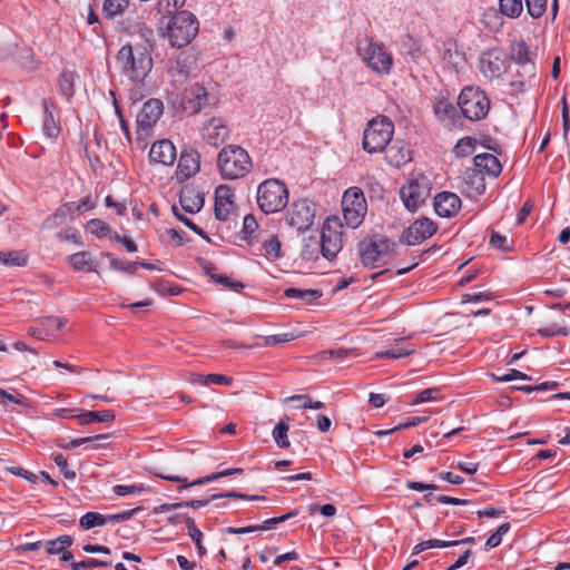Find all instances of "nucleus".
Segmentation results:
<instances>
[{
    "label": "nucleus",
    "instance_id": "nucleus-1",
    "mask_svg": "<svg viewBox=\"0 0 570 570\" xmlns=\"http://www.w3.org/2000/svg\"><path fill=\"white\" fill-rule=\"evenodd\" d=\"M116 63L121 75L135 83L142 82L154 65L150 51L141 43L124 45L116 56Z\"/></svg>",
    "mask_w": 570,
    "mask_h": 570
},
{
    "label": "nucleus",
    "instance_id": "nucleus-2",
    "mask_svg": "<svg viewBox=\"0 0 570 570\" xmlns=\"http://www.w3.org/2000/svg\"><path fill=\"white\" fill-rule=\"evenodd\" d=\"M399 242L382 234L365 237L358 245L360 261L365 268H377L397 254Z\"/></svg>",
    "mask_w": 570,
    "mask_h": 570
},
{
    "label": "nucleus",
    "instance_id": "nucleus-3",
    "mask_svg": "<svg viewBox=\"0 0 570 570\" xmlns=\"http://www.w3.org/2000/svg\"><path fill=\"white\" fill-rule=\"evenodd\" d=\"M249 154L238 145H226L217 155V168L224 179L235 180L245 177L252 169Z\"/></svg>",
    "mask_w": 570,
    "mask_h": 570
},
{
    "label": "nucleus",
    "instance_id": "nucleus-4",
    "mask_svg": "<svg viewBox=\"0 0 570 570\" xmlns=\"http://www.w3.org/2000/svg\"><path fill=\"white\" fill-rule=\"evenodd\" d=\"M199 22L194 13L187 10L170 13L165 36L174 48L188 46L197 36Z\"/></svg>",
    "mask_w": 570,
    "mask_h": 570
},
{
    "label": "nucleus",
    "instance_id": "nucleus-5",
    "mask_svg": "<svg viewBox=\"0 0 570 570\" xmlns=\"http://www.w3.org/2000/svg\"><path fill=\"white\" fill-rule=\"evenodd\" d=\"M256 203L266 215L281 212L288 204L286 184L277 178H267L257 186Z\"/></svg>",
    "mask_w": 570,
    "mask_h": 570
},
{
    "label": "nucleus",
    "instance_id": "nucleus-6",
    "mask_svg": "<svg viewBox=\"0 0 570 570\" xmlns=\"http://www.w3.org/2000/svg\"><path fill=\"white\" fill-rule=\"evenodd\" d=\"M394 124L386 116H377L370 120L363 132L362 147L368 154L384 151L392 141Z\"/></svg>",
    "mask_w": 570,
    "mask_h": 570
},
{
    "label": "nucleus",
    "instance_id": "nucleus-7",
    "mask_svg": "<svg viewBox=\"0 0 570 570\" xmlns=\"http://www.w3.org/2000/svg\"><path fill=\"white\" fill-rule=\"evenodd\" d=\"M458 106L466 119L478 121L487 117L490 110V99L479 87L468 86L461 90Z\"/></svg>",
    "mask_w": 570,
    "mask_h": 570
},
{
    "label": "nucleus",
    "instance_id": "nucleus-8",
    "mask_svg": "<svg viewBox=\"0 0 570 570\" xmlns=\"http://www.w3.org/2000/svg\"><path fill=\"white\" fill-rule=\"evenodd\" d=\"M344 226L337 216H331L323 223L320 250L323 257L334 259L343 248Z\"/></svg>",
    "mask_w": 570,
    "mask_h": 570
},
{
    "label": "nucleus",
    "instance_id": "nucleus-9",
    "mask_svg": "<svg viewBox=\"0 0 570 570\" xmlns=\"http://www.w3.org/2000/svg\"><path fill=\"white\" fill-rule=\"evenodd\" d=\"M343 218L351 228H357L364 220L367 204L360 187H350L342 197Z\"/></svg>",
    "mask_w": 570,
    "mask_h": 570
},
{
    "label": "nucleus",
    "instance_id": "nucleus-10",
    "mask_svg": "<svg viewBox=\"0 0 570 570\" xmlns=\"http://www.w3.org/2000/svg\"><path fill=\"white\" fill-rule=\"evenodd\" d=\"M366 47L361 45L357 51L363 56L366 66L377 75H389L393 66V57L382 43H377L372 37L365 38Z\"/></svg>",
    "mask_w": 570,
    "mask_h": 570
},
{
    "label": "nucleus",
    "instance_id": "nucleus-11",
    "mask_svg": "<svg viewBox=\"0 0 570 570\" xmlns=\"http://www.w3.org/2000/svg\"><path fill=\"white\" fill-rule=\"evenodd\" d=\"M209 105V94L207 89L198 82L186 87L180 95L178 104L174 102L177 110L189 116L200 112Z\"/></svg>",
    "mask_w": 570,
    "mask_h": 570
},
{
    "label": "nucleus",
    "instance_id": "nucleus-12",
    "mask_svg": "<svg viewBox=\"0 0 570 570\" xmlns=\"http://www.w3.org/2000/svg\"><path fill=\"white\" fill-rule=\"evenodd\" d=\"M509 67V57L504 50L499 47L482 52L479 58V69L489 80L502 78Z\"/></svg>",
    "mask_w": 570,
    "mask_h": 570
},
{
    "label": "nucleus",
    "instance_id": "nucleus-13",
    "mask_svg": "<svg viewBox=\"0 0 570 570\" xmlns=\"http://www.w3.org/2000/svg\"><path fill=\"white\" fill-rule=\"evenodd\" d=\"M164 111L163 101L156 98L147 100L137 115V138L148 137Z\"/></svg>",
    "mask_w": 570,
    "mask_h": 570
},
{
    "label": "nucleus",
    "instance_id": "nucleus-14",
    "mask_svg": "<svg viewBox=\"0 0 570 570\" xmlns=\"http://www.w3.org/2000/svg\"><path fill=\"white\" fill-rule=\"evenodd\" d=\"M429 195V187L424 176L409 179L400 189L404 206L410 212H416Z\"/></svg>",
    "mask_w": 570,
    "mask_h": 570
},
{
    "label": "nucleus",
    "instance_id": "nucleus-15",
    "mask_svg": "<svg viewBox=\"0 0 570 570\" xmlns=\"http://www.w3.org/2000/svg\"><path fill=\"white\" fill-rule=\"evenodd\" d=\"M315 218V205L308 199H298L292 204L286 220L298 232L309 229Z\"/></svg>",
    "mask_w": 570,
    "mask_h": 570
},
{
    "label": "nucleus",
    "instance_id": "nucleus-16",
    "mask_svg": "<svg viewBox=\"0 0 570 570\" xmlns=\"http://www.w3.org/2000/svg\"><path fill=\"white\" fill-rule=\"evenodd\" d=\"M436 230L438 225L433 220L422 217L414 220L402 232L399 243L406 244L409 246L417 245L432 237Z\"/></svg>",
    "mask_w": 570,
    "mask_h": 570
},
{
    "label": "nucleus",
    "instance_id": "nucleus-17",
    "mask_svg": "<svg viewBox=\"0 0 570 570\" xmlns=\"http://www.w3.org/2000/svg\"><path fill=\"white\" fill-rule=\"evenodd\" d=\"M202 137L206 144L218 147L223 145L230 136V128L225 119L213 117L202 127Z\"/></svg>",
    "mask_w": 570,
    "mask_h": 570
},
{
    "label": "nucleus",
    "instance_id": "nucleus-18",
    "mask_svg": "<svg viewBox=\"0 0 570 570\" xmlns=\"http://www.w3.org/2000/svg\"><path fill=\"white\" fill-rule=\"evenodd\" d=\"M235 209V193L228 185H219L215 189V217L218 220L226 222Z\"/></svg>",
    "mask_w": 570,
    "mask_h": 570
},
{
    "label": "nucleus",
    "instance_id": "nucleus-19",
    "mask_svg": "<svg viewBox=\"0 0 570 570\" xmlns=\"http://www.w3.org/2000/svg\"><path fill=\"white\" fill-rule=\"evenodd\" d=\"M538 75L537 67H520L515 66V69L511 71L509 88L511 94L521 95L528 89L535 86V79Z\"/></svg>",
    "mask_w": 570,
    "mask_h": 570
},
{
    "label": "nucleus",
    "instance_id": "nucleus-20",
    "mask_svg": "<svg viewBox=\"0 0 570 570\" xmlns=\"http://www.w3.org/2000/svg\"><path fill=\"white\" fill-rule=\"evenodd\" d=\"M200 169V155L194 148L184 149L180 154L177 177L180 180H187L195 176Z\"/></svg>",
    "mask_w": 570,
    "mask_h": 570
},
{
    "label": "nucleus",
    "instance_id": "nucleus-21",
    "mask_svg": "<svg viewBox=\"0 0 570 570\" xmlns=\"http://www.w3.org/2000/svg\"><path fill=\"white\" fill-rule=\"evenodd\" d=\"M433 206L438 216L450 218L459 213L461 199L454 193L441 191L434 197Z\"/></svg>",
    "mask_w": 570,
    "mask_h": 570
},
{
    "label": "nucleus",
    "instance_id": "nucleus-22",
    "mask_svg": "<svg viewBox=\"0 0 570 570\" xmlns=\"http://www.w3.org/2000/svg\"><path fill=\"white\" fill-rule=\"evenodd\" d=\"M385 160L393 167L400 168L411 161L412 154L407 144L403 140L391 141L384 149Z\"/></svg>",
    "mask_w": 570,
    "mask_h": 570
},
{
    "label": "nucleus",
    "instance_id": "nucleus-23",
    "mask_svg": "<svg viewBox=\"0 0 570 570\" xmlns=\"http://www.w3.org/2000/svg\"><path fill=\"white\" fill-rule=\"evenodd\" d=\"M509 61H513L520 67H537L534 58L535 53L523 39L513 40L510 45Z\"/></svg>",
    "mask_w": 570,
    "mask_h": 570
},
{
    "label": "nucleus",
    "instance_id": "nucleus-24",
    "mask_svg": "<svg viewBox=\"0 0 570 570\" xmlns=\"http://www.w3.org/2000/svg\"><path fill=\"white\" fill-rule=\"evenodd\" d=\"M150 161L161 165H173L176 159V148L168 139L156 141L149 151Z\"/></svg>",
    "mask_w": 570,
    "mask_h": 570
},
{
    "label": "nucleus",
    "instance_id": "nucleus-25",
    "mask_svg": "<svg viewBox=\"0 0 570 570\" xmlns=\"http://www.w3.org/2000/svg\"><path fill=\"white\" fill-rule=\"evenodd\" d=\"M181 209L188 214H196L204 207V194L194 187L186 186L179 193Z\"/></svg>",
    "mask_w": 570,
    "mask_h": 570
},
{
    "label": "nucleus",
    "instance_id": "nucleus-26",
    "mask_svg": "<svg viewBox=\"0 0 570 570\" xmlns=\"http://www.w3.org/2000/svg\"><path fill=\"white\" fill-rule=\"evenodd\" d=\"M222 498H232V499L246 500V501H258V500L267 499L264 495H252V494H245V493L237 492V491H227L224 493L213 494L208 499L184 501V502H181V504H183V508L200 509L203 507H206L209 502L217 500V499H222Z\"/></svg>",
    "mask_w": 570,
    "mask_h": 570
},
{
    "label": "nucleus",
    "instance_id": "nucleus-27",
    "mask_svg": "<svg viewBox=\"0 0 570 570\" xmlns=\"http://www.w3.org/2000/svg\"><path fill=\"white\" fill-rule=\"evenodd\" d=\"M156 475L158 478H160V479H164V480H167V481H170V482L183 483V485L179 489H187V488H191V487H196V485H204V484H207L209 482L216 481L218 479H222V478H225V476H229V475H234V474H233V471H232V468H230V469H226V470H223L220 472H217V473H212L209 475L199 478L197 480H194L190 483L187 482L186 478H181L179 475L163 474V473H157Z\"/></svg>",
    "mask_w": 570,
    "mask_h": 570
},
{
    "label": "nucleus",
    "instance_id": "nucleus-28",
    "mask_svg": "<svg viewBox=\"0 0 570 570\" xmlns=\"http://www.w3.org/2000/svg\"><path fill=\"white\" fill-rule=\"evenodd\" d=\"M433 112L440 122L450 126L454 125L458 110L448 98L440 97L433 104Z\"/></svg>",
    "mask_w": 570,
    "mask_h": 570
},
{
    "label": "nucleus",
    "instance_id": "nucleus-29",
    "mask_svg": "<svg viewBox=\"0 0 570 570\" xmlns=\"http://www.w3.org/2000/svg\"><path fill=\"white\" fill-rule=\"evenodd\" d=\"M474 166L492 177H498L502 171L500 160L492 154H479L473 158Z\"/></svg>",
    "mask_w": 570,
    "mask_h": 570
},
{
    "label": "nucleus",
    "instance_id": "nucleus-30",
    "mask_svg": "<svg viewBox=\"0 0 570 570\" xmlns=\"http://www.w3.org/2000/svg\"><path fill=\"white\" fill-rule=\"evenodd\" d=\"M42 107L45 112L42 121L43 134L51 139L57 138L61 132V126L59 121L55 119L53 112L51 110V108H55V104L45 99L42 101Z\"/></svg>",
    "mask_w": 570,
    "mask_h": 570
},
{
    "label": "nucleus",
    "instance_id": "nucleus-31",
    "mask_svg": "<svg viewBox=\"0 0 570 570\" xmlns=\"http://www.w3.org/2000/svg\"><path fill=\"white\" fill-rule=\"evenodd\" d=\"M68 262L71 267L77 272H95L97 273V263L92 259L91 254L81 250L68 256Z\"/></svg>",
    "mask_w": 570,
    "mask_h": 570
},
{
    "label": "nucleus",
    "instance_id": "nucleus-32",
    "mask_svg": "<svg viewBox=\"0 0 570 570\" xmlns=\"http://www.w3.org/2000/svg\"><path fill=\"white\" fill-rule=\"evenodd\" d=\"M78 75L73 70L65 69L58 77V88L60 95L67 100L70 101L75 96V85Z\"/></svg>",
    "mask_w": 570,
    "mask_h": 570
},
{
    "label": "nucleus",
    "instance_id": "nucleus-33",
    "mask_svg": "<svg viewBox=\"0 0 570 570\" xmlns=\"http://www.w3.org/2000/svg\"><path fill=\"white\" fill-rule=\"evenodd\" d=\"M414 347L411 343L400 342L375 354L376 358H401L411 355Z\"/></svg>",
    "mask_w": 570,
    "mask_h": 570
},
{
    "label": "nucleus",
    "instance_id": "nucleus-34",
    "mask_svg": "<svg viewBox=\"0 0 570 570\" xmlns=\"http://www.w3.org/2000/svg\"><path fill=\"white\" fill-rule=\"evenodd\" d=\"M115 413L111 410H102V411H87L81 413L78 419L80 424L87 425L94 422H114L115 421Z\"/></svg>",
    "mask_w": 570,
    "mask_h": 570
},
{
    "label": "nucleus",
    "instance_id": "nucleus-35",
    "mask_svg": "<svg viewBox=\"0 0 570 570\" xmlns=\"http://www.w3.org/2000/svg\"><path fill=\"white\" fill-rule=\"evenodd\" d=\"M73 538L69 534L59 535L56 539L47 540L43 542V547L48 554H60L62 551L71 547Z\"/></svg>",
    "mask_w": 570,
    "mask_h": 570
},
{
    "label": "nucleus",
    "instance_id": "nucleus-36",
    "mask_svg": "<svg viewBox=\"0 0 570 570\" xmlns=\"http://www.w3.org/2000/svg\"><path fill=\"white\" fill-rule=\"evenodd\" d=\"M129 0H105L102 4V16L108 20L120 16L128 8Z\"/></svg>",
    "mask_w": 570,
    "mask_h": 570
},
{
    "label": "nucleus",
    "instance_id": "nucleus-37",
    "mask_svg": "<svg viewBox=\"0 0 570 570\" xmlns=\"http://www.w3.org/2000/svg\"><path fill=\"white\" fill-rule=\"evenodd\" d=\"M284 296L287 298H294L312 303L322 296V292L317 289H302L296 287H288L284 291Z\"/></svg>",
    "mask_w": 570,
    "mask_h": 570
},
{
    "label": "nucleus",
    "instance_id": "nucleus-38",
    "mask_svg": "<svg viewBox=\"0 0 570 570\" xmlns=\"http://www.w3.org/2000/svg\"><path fill=\"white\" fill-rule=\"evenodd\" d=\"M500 12L511 19H517L523 11V0H499Z\"/></svg>",
    "mask_w": 570,
    "mask_h": 570
},
{
    "label": "nucleus",
    "instance_id": "nucleus-39",
    "mask_svg": "<svg viewBox=\"0 0 570 570\" xmlns=\"http://www.w3.org/2000/svg\"><path fill=\"white\" fill-rule=\"evenodd\" d=\"M170 76L179 81H185L189 73L190 67L187 62V58H177L168 69Z\"/></svg>",
    "mask_w": 570,
    "mask_h": 570
},
{
    "label": "nucleus",
    "instance_id": "nucleus-40",
    "mask_svg": "<svg viewBox=\"0 0 570 570\" xmlns=\"http://www.w3.org/2000/svg\"><path fill=\"white\" fill-rule=\"evenodd\" d=\"M67 220H69L68 215L66 214L63 208L61 206H59L55 210V213H52L51 215L47 216L43 219V222L41 224V228L42 229H55V228L63 225Z\"/></svg>",
    "mask_w": 570,
    "mask_h": 570
},
{
    "label": "nucleus",
    "instance_id": "nucleus-41",
    "mask_svg": "<svg viewBox=\"0 0 570 570\" xmlns=\"http://www.w3.org/2000/svg\"><path fill=\"white\" fill-rule=\"evenodd\" d=\"M263 249L268 261H276L282 255V244L276 235L271 236L263 243Z\"/></svg>",
    "mask_w": 570,
    "mask_h": 570
},
{
    "label": "nucleus",
    "instance_id": "nucleus-42",
    "mask_svg": "<svg viewBox=\"0 0 570 570\" xmlns=\"http://www.w3.org/2000/svg\"><path fill=\"white\" fill-rule=\"evenodd\" d=\"M288 430V424L283 420H281L273 430L274 441L281 449H287L289 446V441L287 436Z\"/></svg>",
    "mask_w": 570,
    "mask_h": 570
},
{
    "label": "nucleus",
    "instance_id": "nucleus-43",
    "mask_svg": "<svg viewBox=\"0 0 570 570\" xmlns=\"http://www.w3.org/2000/svg\"><path fill=\"white\" fill-rule=\"evenodd\" d=\"M0 262L7 266H26L28 256L22 252H0Z\"/></svg>",
    "mask_w": 570,
    "mask_h": 570
},
{
    "label": "nucleus",
    "instance_id": "nucleus-44",
    "mask_svg": "<svg viewBox=\"0 0 570 570\" xmlns=\"http://www.w3.org/2000/svg\"><path fill=\"white\" fill-rule=\"evenodd\" d=\"M86 229L96 237H106L110 234L111 228L107 223L99 218H92L86 224Z\"/></svg>",
    "mask_w": 570,
    "mask_h": 570
},
{
    "label": "nucleus",
    "instance_id": "nucleus-45",
    "mask_svg": "<svg viewBox=\"0 0 570 570\" xmlns=\"http://www.w3.org/2000/svg\"><path fill=\"white\" fill-rule=\"evenodd\" d=\"M79 524L83 530L101 527L105 524L104 514L99 512H87L80 518Z\"/></svg>",
    "mask_w": 570,
    "mask_h": 570
},
{
    "label": "nucleus",
    "instance_id": "nucleus-46",
    "mask_svg": "<svg viewBox=\"0 0 570 570\" xmlns=\"http://www.w3.org/2000/svg\"><path fill=\"white\" fill-rule=\"evenodd\" d=\"M298 510L295 509V510H292L283 515H279V517H274V518H271V519H267L265 520L262 524H257L256 528H257V531H264V530H271V529H274L277 524L282 523V522H285L296 515H298Z\"/></svg>",
    "mask_w": 570,
    "mask_h": 570
},
{
    "label": "nucleus",
    "instance_id": "nucleus-47",
    "mask_svg": "<svg viewBox=\"0 0 570 570\" xmlns=\"http://www.w3.org/2000/svg\"><path fill=\"white\" fill-rule=\"evenodd\" d=\"M511 525L509 522H504L498 527V529L489 535L485 542V550L497 548L502 542L503 534L508 533Z\"/></svg>",
    "mask_w": 570,
    "mask_h": 570
},
{
    "label": "nucleus",
    "instance_id": "nucleus-48",
    "mask_svg": "<svg viewBox=\"0 0 570 570\" xmlns=\"http://www.w3.org/2000/svg\"><path fill=\"white\" fill-rule=\"evenodd\" d=\"M105 439H108V435L106 434H98V435H94V436H86V438H80V439H73L71 440L69 443L67 444H59V446L66 449V450H71V449H76L80 445H83V444H91V448L92 449H97L98 445L95 443L99 440H105Z\"/></svg>",
    "mask_w": 570,
    "mask_h": 570
},
{
    "label": "nucleus",
    "instance_id": "nucleus-49",
    "mask_svg": "<svg viewBox=\"0 0 570 570\" xmlns=\"http://www.w3.org/2000/svg\"><path fill=\"white\" fill-rule=\"evenodd\" d=\"M114 492L119 497L129 494H140L146 491H150L148 485L144 484H117L112 488Z\"/></svg>",
    "mask_w": 570,
    "mask_h": 570
},
{
    "label": "nucleus",
    "instance_id": "nucleus-50",
    "mask_svg": "<svg viewBox=\"0 0 570 570\" xmlns=\"http://www.w3.org/2000/svg\"><path fill=\"white\" fill-rule=\"evenodd\" d=\"M0 397L3 399L2 401H0V404H3V405H6L7 402L17 404L20 406H28V404H29V400L23 394L18 393L16 390H14V393L12 394V393L8 392L7 390L0 387Z\"/></svg>",
    "mask_w": 570,
    "mask_h": 570
},
{
    "label": "nucleus",
    "instance_id": "nucleus-51",
    "mask_svg": "<svg viewBox=\"0 0 570 570\" xmlns=\"http://www.w3.org/2000/svg\"><path fill=\"white\" fill-rule=\"evenodd\" d=\"M197 382L206 386L212 384L230 385L233 379L223 374L213 373L207 375H198Z\"/></svg>",
    "mask_w": 570,
    "mask_h": 570
},
{
    "label": "nucleus",
    "instance_id": "nucleus-52",
    "mask_svg": "<svg viewBox=\"0 0 570 570\" xmlns=\"http://www.w3.org/2000/svg\"><path fill=\"white\" fill-rule=\"evenodd\" d=\"M173 210V214L174 216L179 220L186 227H188L189 229H191L194 233H196L198 236H200L202 238L204 239H207L208 240V236L207 234L204 232V229H202L199 226H197L190 218L184 216L178 207L176 205L173 206L171 208Z\"/></svg>",
    "mask_w": 570,
    "mask_h": 570
},
{
    "label": "nucleus",
    "instance_id": "nucleus-53",
    "mask_svg": "<svg viewBox=\"0 0 570 570\" xmlns=\"http://www.w3.org/2000/svg\"><path fill=\"white\" fill-rule=\"evenodd\" d=\"M524 1H525L528 13L533 19H539L544 14V12L547 10L548 0H524Z\"/></svg>",
    "mask_w": 570,
    "mask_h": 570
},
{
    "label": "nucleus",
    "instance_id": "nucleus-54",
    "mask_svg": "<svg viewBox=\"0 0 570 570\" xmlns=\"http://www.w3.org/2000/svg\"><path fill=\"white\" fill-rule=\"evenodd\" d=\"M537 333L542 337L568 336L569 328L553 323V324H549L542 328H539L537 331Z\"/></svg>",
    "mask_w": 570,
    "mask_h": 570
},
{
    "label": "nucleus",
    "instance_id": "nucleus-55",
    "mask_svg": "<svg viewBox=\"0 0 570 570\" xmlns=\"http://www.w3.org/2000/svg\"><path fill=\"white\" fill-rule=\"evenodd\" d=\"M474 150V139L471 137L461 138L454 146L453 153L456 157H466Z\"/></svg>",
    "mask_w": 570,
    "mask_h": 570
},
{
    "label": "nucleus",
    "instance_id": "nucleus-56",
    "mask_svg": "<svg viewBox=\"0 0 570 570\" xmlns=\"http://www.w3.org/2000/svg\"><path fill=\"white\" fill-rule=\"evenodd\" d=\"M39 324L42 327L49 330L51 334H53L55 332H58L65 327L67 320L57 316H46L39 320Z\"/></svg>",
    "mask_w": 570,
    "mask_h": 570
},
{
    "label": "nucleus",
    "instance_id": "nucleus-57",
    "mask_svg": "<svg viewBox=\"0 0 570 570\" xmlns=\"http://www.w3.org/2000/svg\"><path fill=\"white\" fill-rule=\"evenodd\" d=\"M112 563L111 561H105V560H99V559H94V558H88L83 561H79V562H72L71 563V569L72 570H83L86 568H109L111 567Z\"/></svg>",
    "mask_w": 570,
    "mask_h": 570
},
{
    "label": "nucleus",
    "instance_id": "nucleus-58",
    "mask_svg": "<svg viewBox=\"0 0 570 570\" xmlns=\"http://www.w3.org/2000/svg\"><path fill=\"white\" fill-rule=\"evenodd\" d=\"M491 379L494 382H510L513 380L530 381L531 376L519 371V370L511 368V370H509V372L507 374H503V375H498V374L492 373Z\"/></svg>",
    "mask_w": 570,
    "mask_h": 570
},
{
    "label": "nucleus",
    "instance_id": "nucleus-59",
    "mask_svg": "<svg viewBox=\"0 0 570 570\" xmlns=\"http://www.w3.org/2000/svg\"><path fill=\"white\" fill-rule=\"evenodd\" d=\"M294 340V335L292 333H282L267 335L263 337V343L258 344L259 346H275L282 343H287Z\"/></svg>",
    "mask_w": 570,
    "mask_h": 570
},
{
    "label": "nucleus",
    "instance_id": "nucleus-60",
    "mask_svg": "<svg viewBox=\"0 0 570 570\" xmlns=\"http://www.w3.org/2000/svg\"><path fill=\"white\" fill-rule=\"evenodd\" d=\"M53 462L57 464V466L60 469L61 474L68 479V480H75L77 474L73 470L69 469L67 459L61 454H53L52 455Z\"/></svg>",
    "mask_w": 570,
    "mask_h": 570
},
{
    "label": "nucleus",
    "instance_id": "nucleus-61",
    "mask_svg": "<svg viewBox=\"0 0 570 570\" xmlns=\"http://www.w3.org/2000/svg\"><path fill=\"white\" fill-rule=\"evenodd\" d=\"M294 400H304V403L297 405V407L320 410L324 407V403L321 401H313L308 395L295 394L285 400V402H294Z\"/></svg>",
    "mask_w": 570,
    "mask_h": 570
},
{
    "label": "nucleus",
    "instance_id": "nucleus-62",
    "mask_svg": "<svg viewBox=\"0 0 570 570\" xmlns=\"http://www.w3.org/2000/svg\"><path fill=\"white\" fill-rule=\"evenodd\" d=\"M106 256L110 257L109 265H110L111 269L131 274V275L136 273L137 263L129 262L127 264H124L120 261H118L117 258L112 257L110 254H106Z\"/></svg>",
    "mask_w": 570,
    "mask_h": 570
},
{
    "label": "nucleus",
    "instance_id": "nucleus-63",
    "mask_svg": "<svg viewBox=\"0 0 570 570\" xmlns=\"http://www.w3.org/2000/svg\"><path fill=\"white\" fill-rule=\"evenodd\" d=\"M318 247H320L318 240L315 237H309L302 250L303 258H305V259L317 258V248Z\"/></svg>",
    "mask_w": 570,
    "mask_h": 570
},
{
    "label": "nucleus",
    "instance_id": "nucleus-64",
    "mask_svg": "<svg viewBox=\"0 0 570 570\" xmlns=\"http://www.w3.org/2000/svg\"><path fill=\"white\" fill-rule=\"evenodd\" d=\"M56 238L59 240H70L77 245L82 244L81 236H80L78 229H76L73 227H69L63 232H58L56 234Z\"/></svg>",
    "mask_w": 570,
    "mask_h": 570
}]
</instances>
